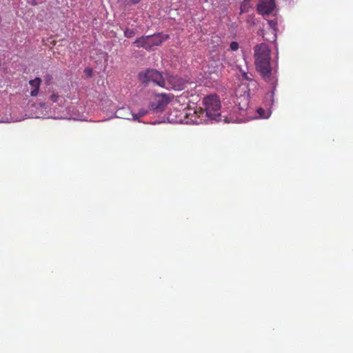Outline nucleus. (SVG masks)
<instances>
[{
    "label": "nucleus",
    "instance_id": "22",
    "mask_svg": "<svg viewBox=\"0 0 353 353\" xmlns=\"http://www.w3.org/2000/svg\"><path fill=\"white\" fill-rule=\"evenodd\" d=\"M205 2H207V1H208V0H205Z\"/></svg>",
    "mask_w": 353,
    "mask_h": 353
},
{
    "label": "nucleus",
    "instance_id": "19",
    "mask_svg": "<svg viewBox=\"0 0 353 353\" xmlns=\"http://www.w3.org/2000/svg\"><path fill=\"white\" fill-rule=\"evenodd\" d=\"M85 72L88 74V76L90 77L92 74V70L91 68H86L85 70Z\"/></svg>",
    "mask_w": 353,
    "mask_h": 353
},
{
    "label": "nucleus",
    "instance_id": "8",
    "mask_svg": "<svg viewBox=\"0 0 353 353\" xmlns=\"http://www.w3.org/2000/svg\"><path fill=\"white\" fill-rule=\"evenodd\" d=\"M234 105L232 107V114H242L245 111L249 103L248 97L246 94L240 95L233 98Z\"/></svg>",
    "mask_w": 353,
    "mask_h": 353
},
{
    "label": "nucleus",
    "instance_id": "4",
    "mask_svg": "<svg viewBox=\"0 0 353 353\" xmlns=\"http://www.w3.org/2000/svg\"><path fill=\"white\" fill-rule=\"evenodd\" d=\"M139 81L143 84L153 82L161 87H166L165 79L162 74L155 69H146L141 71L138 74Z\"/></svg>",
    "mask_w": 353,
    "mask_h": 353
},
{
    "label": "nucleus",
    "instance_id": "7",
    "mask_svg": "<svg viewBox=\"0 0 353 353\" xmlns=\"http://www.w3.org/2000/svg\"><path fill=\"white\" fill-rule=\"evenodd\" d=\"M276 25L277 23H264L259 34L264 40L274 42L276 39Z\"/></svg>",
    "mask_w": 353,
    "mask_h": 353
},
{
    "label": "nucleus",
    "instance_id": "6",
    "mask_svg": "<svg viewBox=\"0 0 353 353\" xmlns=\"http://www.w3.org/2000/svg\"><path fill=\"white\" fill-rule=\"evenodd\" d=\"M187 81L176 75H168L165 79V85L164 88L174 90H182L185 89Z\"/></svg>",
    "mask_w": 353,
    "mask_h": 353
},
{
    "label": "nucleus",
    "instance_id": "16",
    "mask_svg": "<svg viewBox=\"0 0 353 353\" xmlns=\"http://www.w3.org/2000/svg\"><path fill=\"white\" fill-rule=\"evenodd\" d=\"M59 98V96L57 94H52L50 96V99L52 102L56 103L58 101V99Z\"/></svg>",
    "mask_w": 353,
    "mask_h": 353
},
{
    "label": "nucleus",
    "instance_id": "3",
    "mask_svg": "<svg viewBox=\"0 0 353 353\" xmlns=\"http://www.w3.org/2000/svg\"><path fill=\"white\" fill-rule=\"evenodd\" d=\"M168 37V35L161 33L154 34L139 37L133 42V44L138 48H143L148 51H151L155 47L160 46Z\"/></svg>",
    "mask_w": 353,
    "mask_h": 353
},
{
    "label": "nucleus",
    "instance_id": "18",
    "mask_svg": "<svg viewBox=\"0 0 353 353\" xmlns=\"http://www.w3.org/2000/svg\"><path fill=\"white\" fill-rule=\"evenodd\" d=\"M212 41L214 42V43H216L217 44H219V43L221 41V39L218 36H214L212 37Z\"/></svg>",
    "mask_w": 353,
    "mask_h": 353
},
{
    "label": "nucleus",
    "instance_id": "12",
    "mask_svg": "<svg viewBox=\"0 0 353 353\" xmlns=\"http://www.w3.org/2000/svg\"><path fill=\"white\" fill-rule=\"evenodd\" d=\"M257 113L259 114V117L262 119H266L270 117V112H266L261 108H258Z\"/></svg>",
    "mask_w": 353,
    "mask_h": 353
},
{
    "label": "nucleus",
    "instance_id": "13",
    "mask_svg": "<svg viewBox=\"0 0 353 353\" xmlns=\"http://www.w3.org/2000/svg\"><path fill=\"white\" fill-rule=\"evenodd\" d=\"M135 32L134 30H132V29H129V28H127L125 31H124V34L126 37L128 38H130V37H132L135 35Z\"/></svg>",
    "mask_w": 353,
    "mask_h": 353
},
{
    "label": "nucleus",
    "instance_id": "11",
    "mask_svg": "<svg viewBox=\"0 0 353 353\" xmlns=\"http://www.w3.org/2000/svg\"><path fill=\"white\" fill-rule=\"evenodd\" d=\"M251 0H244L241 6V12H245L248 11V9L252 7L250 3Z\"/></svg>",
    "mask_w": 353,
    "mask_h": 353
},
{
    "label": "nucleus",
    "instance_id": "9",
    "mask_svg": "<svg viewBox=\"0 0 353 353\" xmlns=\"http://www.w3.org/2000/svg\"><path fill=\"white\" fill-rule=\"evenodd\" d=\"M276 7L274 0H261L256 6V10L261 15L270 14Z\"/></svg>",
    "mask_w": 353,
    "mask_h": 353
},
{
    "label": "nucleus",
    "instance_id": "15",
    "mask_svg": "<svg viewBox=\"0 0 353 353\" xmlns=\"http://www.w3.org/2000/svg\"><path fill=\"white\" fill-rule=\"evenodd\" d=\"M230 48L231 49V50L232 51H236L239 48V43L236 41H232L231 43H230Z\"/></svg>",
    "mask_w": 353,
    "mask_h": 353
},
{
    "label": "nucleus",
    "instance_id": "17",
    "mask_svg": "<svg viewBox=\"0 0 353 353\" xmlns=\"http://www.w3.org/2000/svg\"><path fill=\"white\" fill-rule=\"evenodd\" d=\"M273 95H274V92H273V91H271V92H268V93H267V94H266L265 97H266L267 99H268V98H269V99H270V101H272V102H273V99H272V98H273Z\"/></svg>",
    "mask_w": 353,
    "mask_h": 353
},
{
    "label": "nucleus",
    "instance_id": "2",
    "mask_svg": "<svg viewBox=\"0 0 353 353\" xmlns=\"http://www.w3.org/2000/svg\"><path fill=\"white\" fill-rule=\"evenodd\" d=\"M206 116L214 120H220L221 101L216 94H210L203 99Z\"/></svg>",
    "mask_w": 353,
    "mask_h": 353
},
{
    "label": "nucleus",
    "instance_id": "21",
    "mask_svg": "<svg viewBox=\"0 0 353 353\" xmlns=\"http://www.w3.org/2000/svg\"><path fill=\"white\" fill-rule=\"evenodd\" d=\"M128 3H137L140 0H126Z\"/></svg>",
    "mask_w": 353,
    "mask_h": 353
},
{
    "label": "nucleus",
    "instance_id": "5",
    "mask_svg": "<svg viewBox=\"0 0 353 353\" xmlns=\"http://www.w3.org/2000/svg\"><path fill=\"white\" fill-rule=\"evenodd\" d=\"M172 97V96L167 94H156L150 101V107L154 111L162 112L171 101Z\"/></svg>",
    "mask_w": 353,
    "mask_h": 353
},
{
    "label": "nucleus",
    "instance_id": "20",
    "mask_svg": "<svg viewBox=\"0 0 353 353\" xmlns=\"http://www.w3.org/2000/svg\"><path fill=\"white\" fill-rule=\"evenodd\" d=\"M44 78H45V80H46V81H48V82H49V81H50L52 80V76H51L50 74H47V75H46V76L44 77Z\"/></svg>",
    "mask_w": 353,
    "mask_h": 353
},
{
    "label": "nucleus",
    "instance_id": "10",
    "mask_svg": "<svg viewBox=\"0 0 353 353\" xmlns=\"http://www.w3.org/2000/svg\"><path fill=\"white\" fill-rule=\"evenodd\" d=\"M41 81V80L39 77H37L34 79L30 80L29 81V83L32 87V90L30 92L31 96L36 97L38 94Z\"/></svg>",
    "mask_w": 353,
    "mask_h": 353
},
{
    "label": "nucleus",
    "instance_id": "1",
    "mask_svg": "<svg viewBox=\"0 0 353 353\" xmlns=\"http://www.w3.org/2000/svg\"><path fill=\"white\" fill-rule=\"evenodd\" d=\"M254 59L256 71L262 79L274 87L276 83V70L271 65V50L266 43L256 45L254 48Z\"/></svg>",
    "mask_w": 353,
    "mask_h": 353
},
{
    "label": "nucleus",
    "instance_id": "14",
    "mask_svg": "<svg viewBox=\"0 0 353 353\" xmlns=\"http://www.w3.org/2000/svg\"><path fill=\"white\" fill-rule=\"evenodd\" d=\"M241 75L243 78L247 81H252V75L251 74H248V72H245V71L241 70Z\"/></svg>",
    "mask_w": 353,
    "mask_h": 353
}]
</instances>
